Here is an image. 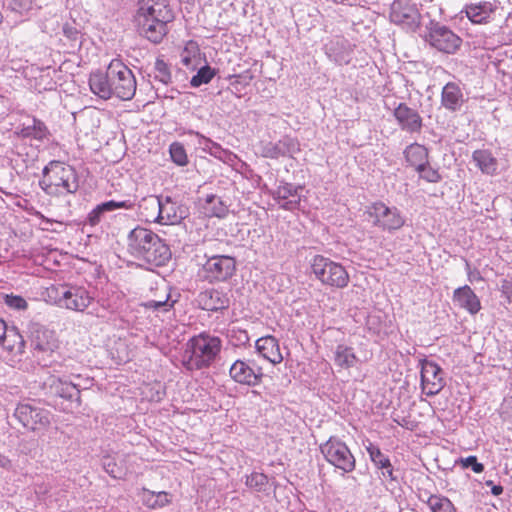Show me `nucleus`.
Listing matches in <instances>:
<instances>
[{
	"label": "nucleus",
	"instance_id": "obj_18",
	"mask_svg": "<svg viewBox=\"0 0 512 512\" xmlns=\"http://www.w3.org/2000/svg\"><path fill=\"white\" fill-rule=\"evenodd\" d=\"M301 186H294L290 183L280 184L273 192V198L280 204L284 210H294L301 202L299 190Z\"/></svg>",
	"mask_w": 512,
	"mask_h": 512
},
{
	"label": "nucleus",
	"instance_id": "obj_35",
	"mask_svg": "<svg viewBox=\"0 0 512 512\" xmlns=\"http://www.w3.org/2000/svg\"><path fill=\"white\" fill-rule=\"evenodd\" d=\"M427 504L432 512H457L453 503L442 495H431Z\"/></svg>",
	"mask_w": 512,
	"mask_h": 512
},
{
	"label": "nucleus",
	"instance_id": "obj_32",
	"mask_svg": "<svg viewBox=\"0 0 512 512\" xmlns=\"http://www.w3.org/2000/svg\"><path fill=\"white\" fill-rule=\"evenodd\" d=\"M159 214V220H157V223L163 225L178 223L182 218L181 215L177 213L176 204L170 199H166L165 201L161 200Z\"/></svg>",
	"mask_w": 512,
	"mask_h": 512
},
{
	"label": "nucleus",
	"instance_id": "obj_10",
	"mask_svg": "<svg viewBox=\"0 0 512 512\" xmlns=\"http://www.w3.org/2000/svg\"><path fill=\"white\" fill-rule=\"evenodd\" d=\"M421 366V388L427 396L437 395L445 386L444 372L434 361L422 359Z\"/></svg>",
	"mask_w": 512,
	"mask_h": 512
},
{
	"label": "nucleus",
	"instance_id": "obj_14",
	"mask_svg": "<svg viewBox=\"0 0 512 512\" xmlns=\"http://www.w3.org/2000/svg\"><path fill=\"white\" fill-rule=\"evenodd\" d=\"M203 269L208 280L224 281L234 274L236 261L231 256L216 255L207 259Z\"/></svg>",
	"mask_w": 512,
	"mask_h": 512
},
{
	"label": "nucleus",
	"instance_id": "obj_5",
	"mask_svg": "<svg viewBox=\"0 0 512 512\" xmlns=\"http://www.w3.org/2000/svg\"><path fill=\"white\" fill-rule=\"evenodd\" d=\"M309 267L311 275L324 287L343 290L350 283L351 278L346 267L324 255H314L310 259Z\"/></svg>",
	"mask_w": 512,
	"mask_h": 512
},
{
	"label": "nucleus",
	"instance_id": "obj_43",
	"mask_svg": "<svg viewBox=\"0 0 512 512\" xmlns=\"http://www.w3.org/2000/svg\"><path fill=\"white\" fill-rule=\"evenodd\" d=\"M101 207V209L104 211V212H107V211H113L115 209H132L133 206H134V203L131 201V200H125V201H114V200H111V201H107L105 203H102L99 205Z\"/></svg>",
	"mask_w": 512,
	"mask_h": 512
},
{
	"label": "nucleus",
	"instance_id": "obj_42",
	"mask_svg": "<svg viewBox=\"0 0 512 512\" xmlns=\"http://www.w3.org/2000/svg\"><path fill=\"white\" fill-rule=\"evenodd\" d=\"M4 303L15 310H26L28 308L27 301L19 295L6 294L4 296Z\"/></svg>",
	"mask_w": 512,
	"mask_h": 512
},
{
	"label": "nucleus",
	"instance_id": "obj_33",
	"mask_svg": "<svg viewBox=\"0 0 512 512\" xmlns=\"http://www.w3.org/2000/svg\"><path fill=\"white\" fill-rule=\"evenodd\" d=\"M17 134L23 138L43 140L49 134L47 126L39 119L33 118V124L22 127Z\"/></svg>",
	"mask_w": 512,
	"mask_h": 512
},
{
	"label": "nucleus",
	"instance_id": "obj_39",
	"mask_svg": "<svg viewBox=\"0 0 512 512\" xmlns=\"http://www.w3.org/2000/svg\"><path fill=\"white\" fill-rule=\"evenodd\" d=\"M172 161L179 165L185 166L188 164V156L184 146L180 142H173L169 148Z\"/></svg>",
	"mask_w": 512,
	"mask_h": 512
},
{
	"label": "nucleus",
	"instance_id": "obj_31",
	"mask_svg": "<svg viewBox=\"0 0 512 512\" xmlns=\"http://www.w3.org/2000/svg\"><path fill=\"white\" fill-rule=\"evenodd\" d=\"M180 56L183 66L190 70L197 69L202 61L200 49L193 41L186 44Z\"/></svg>",
	"mask_w": 512,
	"mask_h": 512
},
{
	"label": "nucleus",
	"instance_id": "obj_6",
	"mask_svg": "<svg viewBox=\"0 0 512 512\" xmlns=\"http://www.w3.org/2000/svg\"><path fill=\"white\" fill-rule=\"evenodd\" d=\"M47 292L55 304L76 312H84L94 300L85 287L78 285H51Z\"/></svg>",
	"mask_w": 512,
	"mask_h": 512
},
{
	"label": "nucleus",
	"instance_id": "obj_11",
	"mask_svg": "<svg viewBox=\"0 0 512 512\" xmlns=\"http://www.w3.org/2000/svg\"><path fill=\"white\" fill-rule=\"evenodd\" d=\"M429 44L440 52L455 53L461 46L462 40L445 26L432 25L426 35Z\"/></svg>",
	"mask_w": 512,
	"mask_h": 512
},
{
	"label": "nucleus",
	"instance_id": "obj_12",
	"mask_svg": "<svg viewBox=\"0 0 512 512\" xmlns=\"http://www.w3.org/2000/svg\"><path fill=\"white\" fill-rule=\"evenodd\" d=\"M14 415L25 428L32 431L44 429L50 424L49 411L28 403L19 404Z\"/></svg>",
	"mask_w": 512,
	"mask_h": 512
},
{
	"label": "nucleus",
	"instance_id": "obj_23",
	"mask_svg": "<svg viewBox=\"0 0 512 512\" xmlns=\"http://www.w3.org/2000/svg\"><path fill=\"white\" fill-rule=\"evenodd\" d=\"M465 14L474 24H487L493 20L496 6L491 2H480L466 5Z\"/></svg>",
	"mask_w": 512,
	"mask_h": 512
},
{
	"label": "nucleus",
	"instance_id": "obj_26",
	"mask_svg": "<svg viewBox=\"0 0 512 512\" xmlns=\"http://www.w3.org/2000/svg\"><path fill=\"white\" fill-rule=\"evenodd\" d=\"M472 159L482 173L495 175L498 168V161L489 150L479 149L472 154Z\"/></svg>",
	"mask_w": 512,
	"mask_h": 512
},
{
	"label": "nucleus",
	"instance_id": "obj_52",
	"mask_svg": "<svg viewBox=\"0 0 512 512\" xmlns=\"http://www.w3.org/2000/svg\"><path fill=\"white\" fill-rule=\"evenodd\" d=\"M503 487L501 485H493L492 488H491V493L494 495V496H499L503 493Z\"/></svg>",
	"mask_w": 512,
	"mask_h": 512
},
{
	"label": "nucleus",
	"instance_id": "obj_45",
	"mask_svg": "<svg viewBox=\"0 0 512 512\" xmlns=\"http://www.w3.org/2000/svg\"><path fill=\"white\" fill-rule=\"evenodd\" d=\"M462 464L466 468L471 467L475 473H482L484 471V465L477 461L476 456H468L462 460Z\"/></svg>",
	"mask_w": 512,
	"mask_h": 512
},
{
	"label": "nucleus",
	"instance_id": "obj_48",
	"mask_svg": "<svg viewBox=\"0 0 512 512\" xmlns=\"http://www.w3.org/2000/svg\"><path fill=\"white\" fill-rule=\"evenodd\" d=\"M156 69L161 74V80L167 83L170 79V72L167 64L162 60H158L156 62Z\"/></svg>",
	"mask_w": 512,
	"mask_h": 512
},
{
	"label": "nucleus",
	"instance_id": "obj_38",
	"mask_svg": "<svg viewBox=\"0 0 512 512\" xmlns=\"http://www.w3.org/2000/svg\"><path fill=\"white\" fill-rule=\"evenodd\" d=\"M215 76V71L208 65L200 67L197 74L191 78L192 87H199L202 84L209 83Z\"/></svg>",
	"mask_w": 512,
	"mask_h": 512
},
{
	"label": "nucleus",
	"instance_id": "obj_36",
	"mask_svg": "<svg viewBox=\"0 0 512 512\" xmlns=\"http://www.w3.org/2000/svg\"><path fill=\"white\" fill-rule=\"evenodd\" d=\"M51 387L55 389V392L62 398L72 399L74 392L79 394V390L76 385L71 382H64L61 379H55L51 384Z\"/></svg>",
	"mask_w": 512,
	"mask_h": 512
},
{
	"label": "nucleus",
	"instance_id": "obj_37",
	"mask_svg": "<svg viewBox=\"0 0 512 512\" xmlns=\"http://www.w3.org/2000/svg\"><path fill=\"white\" fill-rule=\"evenodd\" d=\"M269 483L267 475L259 472H252L246 476L245 485L258 492L264 491Z\"/></svg>",
	"mask_w": 512,
	"mask_h": 512
},
{
	"label": "nucleus",
	"instance_id": "obj_29",
	"mask_svg": "<svg viewBox=\"0 0 512 512\" xmlns=\"http://www.w3.org/2000/svg\"><path fill=\"white\" fill-rule=\"evenodd\" d=\"M334 361L338 367L342 369H349L358 363L359 358L352 347L339 344L335 349Z\"/></svg>",
	"mask_w": 512,
	"mask_h": 512
},
{
	"label": "nucleus",
	"instance_id": "obj_44",
	"mask_svg": "<svg viewBox=\"0 0 512 512\" xmlns=\"http://www.w3.org/2000/svg\"><path fill=\"white\" fill-rule=\"evenodd\" d=\"M32 0H8V7L18 13H23L31 8Z\"/></svg>",
	"mask_w": 512,
	"mask_h": 512
},
{
	"label": "nucleus",
	"instance_id": "obj_53",
	"mask_svg": "<svg viewBox=\"0 0 512 512\" xmlns=\"http://www.w3.org/2000/svg\"><path fill=\"white\" fill-rule=\"evenodd\" d=\"M492 483V481H487V485H491Z\"/></svg>",
	"mask_w": 512,
	"mask_h": 512
},
{
	"label": "nucleus",
	"instance_id": "obj_28",
	"mask_svg": "<svg viewBox=\"0 0 512 512\" xmlns=\"http://www.w3.org/2000/svg\"><path fill=\"white\" fill-rule=\"evenodd\" d=\"M0 345L8 352L20 354L24 351L25 342L15 327H10L6 334L1 336Z\"/></svg>",
	"mask_w": 512,
	"mask_h": 512
},
{
	"label": "nucleus",
	"instance_id": "obj_46",
	"mask_svg": "<svg viewBox=\"0 0 512 512\" xmlns=\"http://www.w3.org/2000/svg\"><path fill=\"white\" fill-rule=\"evenodd\" d=\"M500 291L507 299L508 303L512 302V279L505 278L501 281Z\"/></svg>",
	"mask_w": 512,
	"mask_h": 512
},
{
	"label": "nucleus",
	"instance_id": "obj_7",
	"mask_svg": "<svg viewBox=\"0 0 512 512\" xmlns=\"http://www.w3.org/2000/svg\"><path fill=\"white\" fill-rule=\"evenodd\" d=\"M112 96L121 100H131L136 93V79L133 72L119 59L109 63Z\"/></svg>",
	"mask_w": 512,
	"mask_h": 512
},
{
	"label": "nucleus",
	"instance_id": "obj_41",
	"mask_svg": "<svg viewBox=\"0 0 512 512\" xmlns=\"http://www.w3.org/2000/svg\"><path fill=\"white\" fill-rule=\"evenodd\" d=\"M169 294H165L158 300H149L141 305L146 309L169 311L173 307V302L169 303Z\"/></svg>",
	"mask_w": 512,
	"mask_h": 512
},
{
	"label": "nucleus",
	"instance_id": "obj_21",
	"mask_svg": "<svg viewBox=\"0 0 512 512\" xmlns=\"http://www.w3.org/2000/svg\"><path fill=\"white\" fill-rule=\"evenodd\" d=\"M201 309L207 311H218L226 309L229 306V299L226 295L216 289H207L202 291L197 298Z\"/></svg>",
	"mask_w": 512,
	"mask_h": 512
},
{
	"label": "nucleus",
	"instance_id": "obj_30",
	"mask_svg": "<svg viewBox=\"0 0 512 512\" xmlns=\"http://www.w3.org/2000/svg\"><path fill=\"white\" fill-rule=\"evenodd\" d=\"M161 199L157 196H148L139 205L140 215L146 222H157L159 220V208Z\"/></svg>",
	"mask_w": 512,
	"mask_h": 512
},
{
	"label": "nucleus",
	"instance_id": "obj_27",
	"mask_svg": "<svg viewBox=\"0 0 512 512\" xmlns=\"http://www.w3.org/2000/svg\"><path fill=\"white\" fill-rule=\"evenodd\" d=\"M404 156L409 165L415 170L422 167L424 164H427V161L429 160L428 149L418 143H412L407 146L404 150Z\"/></svg>",
	"mask_w": 512,
	"mask_h": 512
},
{
	"label": "nucleus",
	"instance_id": "obj_19",
	"mask_svg": "<svg viewBox=\"0 0 512 512\" xmlns=\"http://www.w3.org/2000/svg\"><path fill=\"white\" fill-rule=\"evenodd\" d=\"M31 342L35 350L43 353H53L59 348V341L55 331L45 327L34 329Z\"/></svg>",
	"mask_w": 512,
	"mask_h": 512
},
{
	"label": "nucleus",
	"instance_id": "obj_8",
	"mask_svg": "<svg viewBox=\"0 0 512 512\" xmlns=\"http://www.w3.org/2000/svg\"><path fill=\"white\" fill-rule=\"evenodd\" d=\"M366 213L372 219L373 225L382 231H396L405 224V218L396 207H388L377 201L367 207Z\"/></svg>",
	"mask_w": 512,
	"mask_h": 512
},
{
	"label": "nucleus",
	"instance_id": "obj_24",
	"mask_svg": "<svg viewBox=\"0 0 512 512\" xmlns=\"http://www.w3.org/2000/svg\"><path fill=\"white\" fill-rule=\"evenodd\" d=\"M139 496L141 503L150 510L162 509L172 503V495L166 491L154 492L142 488Z\"/></svg>",
	"mask_w": 512,
	"mask_h": 512
},
{
	"label": "nucleus",
	"instance_id": "obj_13",
	"mask_svg": "<svg viewBox=\"0 0 512 512\" xmlns=\"http://www.w3.org/2000/svg\"><path fill=\"white\" fill-rule=\"evenodd\" d=\"M390 19L404 29L415 31L421 20V15L415 5L397 0L391 6Z\"/></svg>",
	"mask_w": 512,
	"mask_h": 512
},
{
	"label": "nucleus",
	"instance_id": "obj_40",
	"mask_svg": "<svg viewBox=\"0 0 512 512\" xmlns=\"http://www.w3.org/2000/svg\"><path fill=\"white\" fill-rule=\"evenodd\" d=\"M416 171L419 173L420 178L430 183H438L442 179L438 170L434 169L430 165L429 160L427 161V164L417 168Z\"/></svg>",
	"mask_w": 512,
	"mask_h": 512
},
{
	"label": "nucleus",
	"instance_id": "obj_20",
	"mask_svg": "<svg viewBox=\"0 0 512 512\" xmlns=\"http://www.w3.org/2000/svg\"><path fill=\"white\" fill-rule=\"evenodd\" d=\"M255 347L257 352L273 365L280 364L283 361L279 342L274 336L260 337L256 340Z\"/></svg>",
	"mask_w": 512,
	"mask_h": 512
},
{
	"label": "nucleus",
	"instance_id": "obj_34",
	"mask_svg": "<svg viewBox=\"0 0 512 512\" xmlns=\"http://www.w3.org/2000/svg\"><path fill=\"white\" fill-rule=\"evenodd\" d=\"M367 451L369 453V456H370L372 462L378 468L386 469L388 475L390 477H392L393 469H392L391 462H390L389 458L381 452L380 448L373 444H370L367 447Z\"/></svg>",
	"mask_w": 512,
	"mask_h": 512
},
{
	"label": "nucleus",
	"instance_id": "obj_49",
	"mask_svg": "<svg viewBox=\"0 0 512 512\" xmlns=\"http://www.w3.org/2000/svg\"><path fill=\"white\" fill-rule=\"evenodd\" d=\"M103 213L104 211L101 209L99 205L96 208H94L88 216L89 224L91 226L97 225L100 222Z\"/></svg>",
	"mask_w": 512,
	"mask_h": 512
},
{
	"label": "nucleus",
	"instance_id": "obj_2",
	"mask_svg": "<svg viewBox=\"0 0 512 512\" xmlns=\"http://www.w3.org/2000/svg\"><path fill=\"white\" fill-rule=\"evenodd\" d=\"M127 247L136 259L156 266L164 265L171 257L168 245L156 233L140 226L129 233Z\"/></svg>",
	"mask_w": 512,
	"mask_h": 512
},
{
	"label": "nucleus",
	"instance_id": "obj_25",
	"mask_svg": "<svg viewBox=\"0 0 512 512\" xmlns=\"http://www.w3.org/2000/svg\"><path fill=\"white\" fill-rule=\"evenodd\" d=\"M463 101V93L458 84L448 82L443 87L441 92V103L446 109L456 111L462 106Z\"/></svg>",
	"mask_w": 512,
	"mask_h": 512
},
{
	"label": "nucleus",
	"instance_id": "obj_4",
	"mask_svg": "<svg viewBox=\"0 0 512 512\" xmlns=\"http://www.w3.org/2000/svg\"><path fill=\"white\" fill-rule=\"evenodd\" d=\"M220 338L201 333L187 342L183 365L188 370H200L209 367L221 351Z\"/></svg>",
	"mask_w": 512,
	"mask_h": 512
},
{
	"label": "nucleus",
	"instance_id": "obj_47",
	"mask_svg": "<svg viewBox=\"0 0 512 512\" xmlns=\"http://www.w3.org/2000/svg\"><path fill=\"white\" fill-rule=\"evenodd\" d=\"M105 471L112 476L113 478H120L122 476V470L117 466V464L110 460L104 464Z\"/></svg>",
	"mask_w": 512,
	"mask_h": 512
},
{
	"label": "nucleus",
	"instance_id": "obj_16",
	"mask_svg": "<svg viewBox=\"0 0 512 512\" xmlns=\"http://www.w3.org/2000/svg\"><path fill=\"white\" fill-rule=\"evenodd\" d=\"M400 128L410 133L420 132L422 128V118L419 113L410 108L406 103H400L393 112Z\"/></svg>",
	"mask_w": 512,
	"mask_h": 512
},
{
	"label": "nucleus",
	"instance_id": "obj_9",
	"mask_svg": "<svg viewBox=\"0 0 512 512\" xmlns=\"http://www.w3.org/2000/svg\"><path fill=\"white\" fill-rule=\"evenodd\" d=\"M320 451L330 464L343 472L349 473L355 469V458L344 442L330 438L320 446Z\"/></svg>",
	"mask_w": 512,
	"mask_h": 512
},
{
	"label": "nucleus",
	"instance_id": "obj_1",
	"mask_svg": "<svg viewBox=\"0 0 512 512\" xmlns=\"http://www.w3.org/2000/svg\"><path fill=\"white\" fill-rule=\"evenodd\" d=\"M136 22L140 32L151 42L159 43L168 33L174 13L168 0H139Z\"/></svg>",
	"mask_w": 512,
	"mask_h": 512
},
{
	"label": "nucleus",
	"instance_id": "obj_22",
	"mask_svg": "<svg viewBox=\"0 0 512 512\" xmlns=\"http://www.w3.org/2000/svg\"><path fill=\"white\" fill-rule=\"evenodd\" d=\"M89 87L93 94L101 99L108 100L112 97L110 86L109 66L106 71L96 70L89 75Z\"/></svg>",
	"mask_w": 512,
	"mask_h": 512
},
{
	"label": "nucleus",
	"instance_id": "obj_50",
	"mask_svg": "<svg viewBox=\"0 0 512 512\" xmlns=\"http://www.w3.org/2000/svg\"><path fill=\"white\" fill-rule=\"evenodd\" d=\"M252 75H242V74H239V75H231L229 77V79L231 80V84L232 85H238V84H241V85H248L250 83V81L252 80Z\"/></svg>",
	"mask_w": 512,
	"mask_h": 512
},
{
	"label": "nucleus",
	"instance_id": "obj_15",
	"mask_svg": "<svg viewBox=\"0 0 512 512\" xmlns=\"http://www.w3.org/2000/svg\"><path fill=\"white\" fill-rule=\"evenodd\" d=\"M233 381L247 386H256L262 382L263 371L261 367H252L244 360H236L229 369Z\"/></svg>",
	"mask_w": 512,
	"mask_h": 512
},
{
	"label": "nucleus",
	"instance_id": "obj_17",
	"mask_svg": "<svg viewBox=\"0 0 512 512\" xmlns=\"http://www.w3.org/2000/svg\"><path fill=\"white\" fill-rule=\"evenodd\" d=\"M452 299L458 308L467 311L471 315L477 314L482 308L479 297L468 285L456 288L453 291Z\"/></svg>",
	"mask_w": 512,
	"mask_h": 512
},
{
	"label": "nucleus",
	"instance_id": "obj_3",
	"mask_svg": "<svg viewBox=\"0 0 512 512\" xmlns=\"http://www.w3.org/2000/svg\"><path fill=\"white\" fill-rule=\"evenodd\" d=\"M39 185L50 197H65L74 194L79 188L75 169L62 161H50L42 171Z\"/></svg>",
	"mask_w": 512,
	"mask_h": 512
},
{
	"label": "nucleus",
	"instance_id": "obj_51",
	"mask_svg": "<svg viewBox=\"0 0 512 512\" xmlns=\"http://www.w3.org/2000/svg\"><path fill=\"white\" fill-rule=\"evenodd\" d=\"M11 464V461L3 454L0 453V466L3 468L9 467Z\"/></svg>",
	"mask_w": 512,
	"mask_h": 512
}]
</instances>
